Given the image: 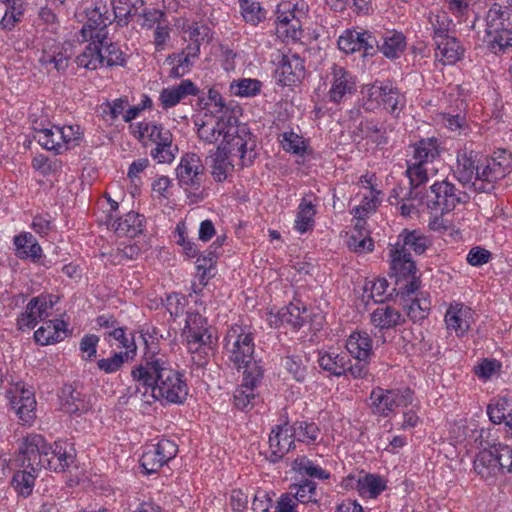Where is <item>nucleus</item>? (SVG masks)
Segmentation results:
<instances>
[{
    "mask_svg": "<svg viewBox=\"0 0 512 512\" xmlns=\"http://www.w3.org/2000/svg\"><path fill=\"white\" fill-rule=\"evenodd\" d=\"M241 13L244 20L252 25H257L265 19V11L258 2L244 0L240 3Z\"/></svg>",
    "mask_w": 512,
    "mask_h": 512,
    "instance_id": "864d4df0",
    "label": "nucleus"
},
{
    "mask_svg": "<svg viewBox=\"0 0 512 512\" xmlns=\"http://www.w3.org/2000/svg\"><path fill=\"white\" fill-rule=\"evenodd\" d=\"M406 175L409 178L410 186L420 187L428 181V170L421 162H407Z\"/></svg>",
    "mask_w": 512,
    "mask_h": 512,
    "instance_id": "5fc2aeb1",
    "label": "nucleus"
},
{
    "mask_svg": "<svg viewBox=\"0 0 512 512\" xmlns=\"http://www.w3.org/2000/svg\"><path fill=\"white\" fill-rule=\"evenodd\" d=\"M281 142L284 150L287 152L297 155H303L305 153L306 146L303 138L293 131L284 132Z\"/></svg>",
    "mask_w": 512,
    "mask_h": 512,
    "instance_id": "13d9d810",
    "label": "nucleus"
},
{
    "mask_svg": "<svg viewBox=\"0 0 512 512\" xmlns=\"http://www.w3.org/2000/svg\"><path fill=\"white\" fill-rule=\"evenodd\" d=\"M228 127V115H222L214 125L203 122L199 125L197 134L199 138L206 143L212 144L217 142L221 135L224 136Z\"/></svg>",
    "mask_w": 512,
    "mask_h": 512,
    "instance_id": "a19ab883",
    "label": "nucleus"
},
{
    "mask_svg": "<svg viewBox=\"0 0 512 512\" xmlns=\"http://www.w3.org/2000/svg\"><path fill=\"white\" fill-rule=\"evenodd\" d=\"M403 321L401 313L389 305L380 306L371 313L372 324L380 330L394 328Z\"/></svg>",
    "mask_w": 512,
    "mask_h": 512,
    "instance_id": "7c9ffc66",
    "label": "nucleus"
},
{
    "mask_svg": "<svg viewBox=\"0 0 512 512\" xmlns=\"http://www.w3.org/2000/svg\"><path fill=\"white\" fill-rule=\"evenodd\" d=\"M290 495L295 501L302 504H318L316 482L305 479L300 483L290 486Z\"/></svg>",
    "mask_w": 512,
    "mask_h": 512,
    "instance_id": "72a5a7b5",
    "label": "nucleus"
},
{
    "mask_svg": "<svg viewBox=\"0 0 512 512\" xmlns=\"http://www.w3.org/2000/svg\"><path fill=\"white\" fill-rule=\"evenodd\" d=\"M99 343V337L94 334H86L80 341V350L86 353L83 359L86 361H92L96 357L97 346Z\"/></svg>",
    "mask_w": 512,
    "mask_h": 512,
    "instance_id": "338daca9",
    "label": "nucleus"
},
{
    "mask_svg": "<svg viewBox=\"0 0 512 512\" xmlns=\"http://www.w3.org/2000/svg\"><path fill=\"white\" fill-rule=\"evenodd\" d=\"M127 353H114L109 358H102L97 361V367L99 370L111 374L119 371L123 364L128 360Z\"/></svg>",
    "mask_w": 512,
    "mask_h": 512,
    "instance_id": "4d7b16f0",
    "label": "nucleus"
},
{
    "mask_svg": "<svg viewBox=\"0 0 512 512\" xmlns=\"http://www.w3.org/2000/svg\"><path fill=\"white\" fill-rule=\"evenodd\" d=\"M429 310L430 301L427 298H416L407 307V315L412 321L416 322L426 318Z\"/></svg>",
    "mask_w": 512,
    "mask_h": 512,
    "instance_id": "052dcab7",
    "label": "nucleus"
},
{
    "mask_svg": "<svg viewBox=\"0 0 512 512\" xmlns=\"http://www.w3.org/2000/svg\"><path fill=\"white\" fill-rule=\"evenodd\" d=\"M469 196L448 180L437 181L430 186L427 206L431 210H440L441 214L451 212L460 203H466Z\"/></svg>",
    "mask_w": 512,
    "mask_h": 512,
    "instance_id": "1a4fd4ad",
    "label": "nucleus"
},
{
    "mask_svg": "<svg viewBox=\"0 0 512 512\" xmlns=\"http://www.w3.org/2000/svg\"><path fill=\"white\" fill-rule=\"evenodd\" d=\"M232 120L235 119L229 114L228 127L219 147H224L229 156L240 158L242 167L249 166L256 157L254 136L245 125H232Z\"/></svg>",
    "mask_w": 512,
    "mask_h": 512,
    "instance_id": "423d86ee",
    "label": "nucleus"
},
{
    "mask_svg": "<svg viewBox=\"0 0 512 512\" xmlns=\"http://www.w3.org/2000/svg\"><path fill=\"white\" fill-rule=\"evenodd\" d=\"M66 323L62 320H48L34 332V339L40 345H49L63 340Z\"/></svg>",
    "mask_w": 512,
    "mask_h": 512,
    "instance_id": "5701e85b",
    "label": "nucleus"
},
{
    "mask_svg": "<svg viewBox=\"0 0 512 512\" xmlns=\"http://www.w3.org/2000/svg\"><path fill=\"white\" fill-rule=\"evenodd\" d=\"M199 89L191 80H183L180 84L169 88H164L159 100L164 109L176 106L183 98L188 95H198Z\"/></svg>",
    "mask_w": 512,
    "mask_h": 512,
    "instance_id": "412c9836",
    "label": "nucleus"
},
{
    "mask_svg": "<svg viewBox=\"0 0 512 512\" xmlns=\"http://www.w3.org/2000/svg\"><path fill=\"white\" fill-rule=\"evenodd\" d=\"M55 125L51 128L34 127V139L46 150L54 151L56 154L61 153L63 146L61 139L55 136Z\"/></svg>",
    "mask_w": 512,
    "mask_h": 512,
    "instance_id": "37998d69",
    "label": "nucleus"
},
{
    "mask_svg": "<svg viewBox=\"0 0 512 512\" xmlns=\"http://www.w3.org/2000/svg\"><path fill=\"white\" fill-rule=\"evenodd\" d=\"M261 82L257 79L244 78L233 81L230 85L232 93L240 97H253L260 93Z\"/></svg>",
    "mask_w": 512,
    "mask_h": 512,
    "instance_id": "de8ad7c7",
    "label": "nucleus"
},
{
    "mask_svg": "<svg viewBox=\"0 0 512 512\" xmlns=\"http://www.w3.org/2000/svg\"><path fill=\"white\" fill-rule=\"evenodd\" d=\"M21 465L34 472L45 468L54 472H64L75 459L73 449L66 442L56 441L53 444L46 442L44 437L33 434L25 439L21 449Z\"/></svg>",
    "mask_w": 512,
    "mask_h": 512,
    "instance_id": "f03ea898",
    "label": "nucleus"
},
{
    "mask_svg": "<svg viewBox=\"0 0 512 512\" xmlns=\"http://www.w3.org/2000/svg\"><path fill=\"white\" fill-rule=\"evenodd\" d=\"M134 135L139 139L147 137L151 142L157 144L167 136V140L173 139L170 130L165 129L161 124L151 122H139L134 131Z\"/></svg>",
    "mask_w": 512,
    "mask_h": 512,
    "instance_id": "e433bc0d",
    "label": "nucleus"
},
{
    "mask_svg": "<svg viewBox=\"0 0 512 512\" xmlns=\"http://www.w3.org/2000/svg\"><path fill=\"white\" fill-rule=\"evenodd\" d=\"M224 342L225 351L235 368H244V371H247L251 366H262L260 361L254 360L255 344L251 332L240 326L232 327L228 330Z\"/></svg>",
    "mask_w": 512,
    "mask_h": 512,
    "instance_id": "39448f33",
    "label": "nucleus"
},
{
    "mask_svg": "<svg viewBox=\"0 0 512 512\" xmlns=\"http://www.w3.org/2000/svg\"><path fill=\"white\" fill-rule=\"evenodd\" d=\"M361 31L346 30L338 39V47L349 54L361 50Z\"/></svg>",
    "mask_w": 512,
    "mask_h": 512,
    "instance_id": "603ef678",
    "label": "nucleus"
},
{
    "mask_svg": "<svg viewBox=\"0 0 512 512\" xmlns=\"http://www.w3.org/2000/svg\"><path fill=\"white\" fill-rule=\"evenodd\" d=\"M30 470L18 471L14 474L11 485L17 491L18 494L27 497L29 496L34 487L36 472H34L31 468Z\"/></svg>",
    "mask_w": 512,
    "mask_h": 512,
    "instance_id": "a18cd8bd",
    "label": "nucleus"
},
{
    "mask_svg": "<svg viewBox=\"0 0 512 512\" xmlns=\"http://www.w3.org/2000/svg\"><path fill=\"white\" fill-rule=\"evenodd\" d=\"M477 157L476 152L466 147L458 151L454 176L464 186L470 185L473 188V183L476 182L477 173L480 172L479 168L482 166Z\"/></svg>",
    "mask_w": 512,
    "mask_h": 512,
    "instance_id": "a211bd4d",
    "label": "nucleus"
},
{
    "mask_svg": "<svg viewBox=\"0 0 512 512\" xmlns=\"http://www.w3.org/2000/svg\"><path fill=\"white\" fill-rule=\"evenodd\" d=\"M224 147H217L213 153H210L212 175L218 182H222L227 178V174L233 169V164L229 160Z\"/></svg>",
    "mask_w": 512,
    "mask_h": 512,
    "instance_id": "f704fd0d",
    "label": "nucleus"
},
{
    "mask_svg": "<svg viewBox=\"0 0 512 512\" xmlns=\"http://www.w3.org/2000/svg\"><path fill=\"white\" fill-rule=\"evenodd\" d=\"M330 77L329 101L339 104L356 92L355 76L344 67L334 64Z\"/></svg>",
    "mask_w": 512,
    "mask_h": 512,
    "instance_id": "ddd939ff",
    "label": "nucleus"
},
{
    "mask_svg": "<svg viewBox=\"0 0 512 512\" xmlns=\"http://www.w3.org/2000/svg\"><path fill=\"white\" fill-rule=\"evenodd\" d=\"M184 332L191 352H197L201 348H210L212 335L209 331L207 319L201 314L190 313L187 316Z\"/></svg>",
    "mask_w": 512,
    "mask_h": 512,
    "instance_id": "4468645a",
    "label": "nucleus"
},
{
    "mask_svg": "<svg viewBox=\"0 0 512 512\" xmlns=\"http://www.w3.org/2000/svg\"><path fill=\"white\" fill-rule=\"evenodd\" d=\"M439 155L440 151L437 140L433 138L421 139L413 147L414 162H421V164L427 165L439 157Z\"/></svg>",
    "mask_w": 512,
    "mask_h": 512,
    "instance_id": "4c0bfd02",
    "label": "nucleus"
},
{
    "mask_svg": "<svg viewBox=\"0 0 512 512\" xmlns=\"http://www.w3.org/2000/svg\"><path fill=\"white\" fill-rule=\"evenodd\" d=\"M500 473L512 472V448L508 445L493 444Z\"/></svg>",
    "mask_w": 512,
    "mask_h": 512,
    "instance_id": "bf43d9fd",
    "label": "nucleus"
},
{
    "mask_svg": "<svg viewBox=\"0 0 512 512\" xmlns=\"http://www.w3.org/2000/svg\"><path fill=\"white\" fill-rule=\"evenodd\" d=\"M6 5L0 26L6 31H11L19 23L24 14V0H2Z\"/></svg>",
    "mask_w": 512,
    "mask_h": 512,
    "instance_id": "ea45409f",
    "label": "nucleus"
},
{
    "mask_svg": "<svg viewBox=\"0 0 512 512\" xmlns=\"http://www.w3.org/2000/svg\"><path fill=\"white\" fill-rule=\"evenodd\" d=\"M178 453V446L169 439H161L157 444L148 445L143 452L140 465L145 474H154L174 459Z\"/></svg>",
    "mask_w": 512,
    "mask_h": 512,
    "instance_id": "9b49d317",
    "label": "nucleus"
},
{
    "mask_svg": "<svg viewBox=\"0 0 512 512\" xmlns=\"http://www.w3.org/2000/svg\"><path fill=\"white\" fill-rule=\"evenodd\" d=\"M317 361L321 369L337 377L346 376L347 364L350 363L346 354L335 352H319Z\"/></svg>",
    "mask_w": 512,
    "mask_h": 512,
    "instance_id": "cd10ccee",
    "label": "nucleus"
},
{
    "mask_svg": "<svg viewBox=\"0 0 512 512\" xmlns=\"http://www.w3.org/2000/svg\"><path fill=\"white\" fill-rule=\"evenodd\" d=\"M295 448V440L292 438L288 422L281 425H276L269 436V453L266 458L271 463H277L284 458V456L292 449Z\"/></svg>",
    "mask_w": 512,
    "mask_h": 512,
    "instance_id": "dca6fc26",
    "label": "nucleus"
},
{
    "mask_svg": "<svg viewBox=\"0 0 512 512\" xmlns=\"http://www.w3.org/2000/svg\"><path fill=\"white\" fill-rule=\"evenodd\" d=\"M413 401L410 388L383 389L375 387L370 394V407L374 414L388 417L396 407H406Z\"/></svg>",
    "mask_w": 512,
    "mask_h": 512,
    "instance_id": "9d476101",
    "label": "nucleus"
},
{
    "mask_svg": "<svg viewBox=\"0 0 512 512\" xmlns=\"http://www.w3.org/2000/svg\"><path fill=\"white\" fill-rule=\"evenodd\" d=\"M304 60L296 53L283 54L276 69L278 81L283 86H294L305 77Z\"/></svg>",
    "mask_w": 512,
    "mask_h": 512,
    "instance_id": "2eb2a0df",
    "label": "nucleus"
},
{
    "mask_svg": "<svg viewBox=\"0 0 512 512\" xmlns=\"http://www.w3.org/2000/svg\"><path fill=\"white\" fill-rule=\"evenodd\" d=\"M349 354L356 360L367 361L372 354V340L366 332H354L346 340Z\"/></svg>",
    "mask_w": 512,
    "mask_h": 512,
    "instance_id": "b1692460",
    "label": "nucleus"
},
{
    "mask_svg": "<svg viewBox=\"0 0 512 512\" xmlns=\"http://www.w3.org/2000/svg\"><path fill=\"white\" fill-rule=\"evenodd\" d=\"M292 469L303 476H309L320 480H325L330 477V474L326 470L315 465L306 456H298L294 459Z\"/></svg>",
    "mask_w": 512,
    "mask_h": 512,
    "instance_id": "79ce46f5",
    "label": "nucleus"
},
{
    "mask_svg": "<svg viewBox=\"0 0 512 512\" xmlns=\"http://www.w3.org/2000/svg\"><path fill=\"white\" fill-rule=\"evenodd\" d=\"M278 316L282 323H286L294 329H300L310 318V313L303 303L296 301L282 308Z\"/></svg>",
    "mask_w": 512,
    "mask_h": 512,
    "instance_id": "bb28decb",
    "label": "nucleus"
},
{
    "mask_svg": "<svg viewBox=\"0 0 512 512\" xmlns=\"http://www.w3.org/2000/svg\"><path fill=\"white\" fill-rule=\"evenodd\" d=\"M145 342V352L136 366L131 370L135 382V395H140L142 402L152 404L165 401L171 404H183L188 396V385L182 373L174 369L164 354L149 347Z\"/></svg>",
    "mask_w": 512,
    "mask_h": 512,
    "instance_id": "f257e3e1",
    "label": "nucleus"
},
{
    "mask_svg": "<svg viewBox=\"0 0 512 512\" xmlns=\"http://www.w3.org/2000/svg\"><path fill=\"white\" fill-rule=\"evenodd\" d=\"M405 36L400 32H387L381 37L379 51L387 58H397L405 49Z\"/></svg>",
    "mask_w": 512,
    "mask_h": 512,
    "instance_id": "c9c22d12",
    "label": "nucleus"
},
{
    "mask_svg": "<svg viewBox=\"0 0 512 512\" xmlns=\"http://www.w3.org/2000/svg\"><path fill=\"white\" fill-rule=\"evenodd\" d=\"M101 48L96 44H88L85 50L76 57L79 67L95 70L101 65Z\"/></svg>",
    "mask_w": 512,
    "mask_h": 512,
    "instance_id": "49530a36",
    "label": "nucleus"
},
{
    "mask_svg": "<svg viewBox=\"0 0 512 512\" xmlns=\"http://www.w3.org/2000/svg\"><path fill=\"white\" fill-rule=\"evenodd\" d=\"M288 429L294 440L308 445L316 443L320 435V428L315 422L295 421Z\"/></svg>",
    "mask_w": 512,
    "mask_h": 512,
    "instance_id": "473e14b6",
    "label": "nucleus"
},
{
    "mask_svg": "<svg viewBox=\"0 0 512 512\" xmlns=\"http://www.w3.org/2000/svg\"><path fill=\"white\" fill-rule=\"evenodd\" d=\"M348 247L351 251L362 253L371 252L374 249V242L372 238L363 236L362 232L359 235L352 234L347 241Z\"/></svg>",
    "mask_w": 512,
    "mask_h": 512,
    "instance_id": "69168bd1",
    "label": "nucleus"
},
{
    "mask_svg": "<svg viewBox=\"0 0 512 512\" xmlns=\"http://www.w3.org/2000/svg\"><path fill=\"white\" fill-rule=\"evenodd\" d=\"M484 42L494 54L512 50V9L494 3L486 16Z\"/></svg>",
    "mask_w": 512,
    "mask_h": 512,
    "instance_id": "20e7f679",
    "label": "nucleus"
},
{
    "mask_svg": "<svg viewBox=\"0 0 512 512\" xmlns=\"http://www.w3.org/2000/svg\"><path fill=\"white\" fill-rule=\"evenodd\" d=\"M369 96L381 98L384 108L393 116H398L404 105L403 96L392 87L373 85L369 90Z\"/></svg>",
    "mask_w": 512,
    "mask_h": 512,
    "instance_id": "4be33fe9",
    "label": "nucleus"
},
{
    "mask_svg": "<svg viewBox=\"0 0 512 512\" xmlns=\"http://www.w3.org/2000/svg\"><path fill=\"white\" fill-rule=\"evenodd\" d=\"M28 310L35 311V316L40 320H45L48 316V310L53 307L52 300L47 301L44 296L33 297L28 303Z\"/></svg>",
    "mask_w": 512,
    "mask_h": 512,
    "instance_id": "0e129e2a",
    "label": "nucleus"
},
{
    "mask_svg": "<svg viewBox=\"0 0 512 512\" xmlns=\"http://www.w3.org/2000/svg\"><path fill=\"white\" fill-rule=\"evenodd\" d=\"M473 189L477 192H490L494 183L506 176L511 166V155L505 149H499L494 155L481 162Z\"/></svg>",
    "mask_w": 512,
    "mask_h": 512,
    "instance_id": "6e6552de",
    "label": "nucleus"
},
{
    "mask_svg": "<svg viewBox=\"0 0 512 512\" xmlns=\"http://www.w3.org/2000/svg\"><path fill=\"white\" fill-rule=\"evenodd\" d=\"M14 245L20 258H30L33 262H37L41 258L42 248L29 232L15 236Z\"/></svg>",
    "mask_w": 512,
    "mask_h": 512,
    "instance_id": "2f4dec72",
    "label": "nucleus"
},
{
    "mask_svg": "<svg viewBox=\"0 0 512 512\" xmlns=\"http://www.w3.org/2000/svg\"><path fill=\"white\" fill-rule=\"evenodd\" d=\"M183 31L188 34V38L184 37L185 41L189 40L201 44L202 42L210 43L213 38V33L206 24L194 22L184 27Z\"/></svg>",
    "mask_w": 512,
    "mask_h": 512,
    "instance_id": "09e8293b",
    "label": "nucleus"
},
{
    "mask_svg": "<svg viewBox=\"0 0 512 512\" xmlns=\"http://www.w3.org/2000/svg\"><path fill=\"white\" fill-rule=\"evenodd\" d=\"M86 17L87 21L81 30L84 39H87L88 32H91L93 29L97 27L107 28L112 23L108 7L102 2L95 4L92 9L86 8Z\"/></svg>",
    "mask_w": 512,
    "mask_h": 512,
    "instance_id": "a878e982",
    "label": "nucleus"
},
{
    "mask_svg": "<svg viewBox=\"0 0 512 512\" xmlns=\"http://www.w3.org/2000/svg\"><path fill=\"white\" fill-rule=\"evenodd\" d=\"M112 337L118 341L122 347L126 348L124 353L128 354V358L133 359L136 355L137 346L134 341L133 333H130V337L126 334V329L123 327H117L105 334V339Z\"/></svg>",
    "mask_w": 512,
    "mask_h": 512,
    "instance_id": "8fccbe9b",
    "label": "nucleus"
},
{
    "mask_svg": "<svg viewBox=\"0 0 512 512\" xmlns=\"http://www.w3.org/2000/svg\"><path fill=\"white\" fill-rule=\"evenodd\" d=\"M315 214V205L311 201L307 200L305 197L302 198L296 215L294 225L295 230H297L301 234L311 230L314 226Z\"/></svg>",
    "mask_w": 512,
    "mask_h": 512,
    "instance_id": "58836bf2",
    "label": "nucleus"
},
{
    "mask_svg": "<svg viewBox=\"0 0 512 512\" xmlns=\"http://www.w3.org/2000/svg\"><path fill=\"white\" fill-rule=\"evenodd\" d=\"M386 485L384 481L376 475L368 474L357 481V490L361 495H368L369 498H376Z\"/></svg>",
    "mask_w": 512,
    "mask_h": 512,
    "instance_id": "c03bdc74",
    "label": "nucleus"
},
{
    "mask_svg": "<svg viewBox=\"0 0 512 512\" xmlns=\"http://www.w3.org/2000/svg\"><path fill=\"white\" fill-rule=\"evenodd\" d=\"M11 404L23 422L30 423L35 418L36 400L30 389H22L20 395L12 399Z\"/></svg>",
    "mask_w": 512,
    "mask_h": 512,
    "instance_id": "c85d7f7f",
    "label": "nucleus"
},
{
    "mask_svg": "<svg viewBox=\"0 0 512 512\" xmlns=\"http://www.w3.org/2000/svg\"><path fill=\"white\" fill-rule=\"evenodd\" d=\"M79 126H63L55 127V136L62 141L63 148L65 145L70 144L80 138Z\"/></svg>",
    "mask_w": 512,
    "mask_h": 512,
    "instance_id": "774afa93",
    "label": "nucleus"
},
{
    "mask_svg": "<svg viewBox=\"0 0 512 512\" xmlns=\"http://www.w3.org/2000/svg\"><path fill=\"white\" fill-rule=\"evenodd\" d=\"M263 372V367L256 365L243 372V382L234 392V405L238 409L247 411L254 407L258 399L255 388L260 384Z\"/></svg>",
    "mask_w": 512,
    "mask_h": 512,
    "instance_id": "f8f14e48",
    "label": "nucleus"
},
{
    "mask_svg": "<svg viewBox=\"0 0 512 512\" xmlns=\"http://www.w3.org/2000/svg\"><path fill=\"white\" fill-rule=\"evenodd\" d=\"M101 65L106 66H123L125 57L120 47L116 43L110 42L101 48Z\"/></svg>",
    "mask_w": 512,
    "mask_h": 512,
    "instance_id": "3c124183",
    "label": "nucleus"
},
{
    "mask_svg": "<svg viewBox=\"0 0 512 512\" xmlns=\"http://www.w3.org/2000/svg\"><path fill=\"white\" fill-rule=\"evenodd\" d=\"M218 254L215 250L208 249L196 260V268L202 282L206 277L207 271L212 269L217 261Z\"/></svg>",
    "mask_w": 512,
    "mask_h": 512,
    "instance_id": "e2e57ef3",
    "label": "nucleus"
},
{
    "mask_svg": "<svg viewBox=\"0 0 512 512\" xmlns=\"http://www.w3.org/2000/svg\"><path fill=\"white\" fill-rule=\"evenodd\" d=\"M509 409V403L506 398H500L495 402H491L487 407V414L489 419L494 424L503 422Z\"/></svg>",
    "mask_w": 512,
    "mask_h": 512,
    "instance_id": "680f3d73",
    "label": "nucleus"
},
{
    "mask_svg": "<svg viewBox=\"0 0 512 512\" xmlns=\"http://www.w3.org/2000/svg\"><path fill=\"white\" fill-rule=\"evenodd\" d=\"M487 446H484L483 442L480 445L483 449L476 455L473 462L475 472L485 481L493 482L496 477L500 474L499 466L497 465V458L494 452L493 446L486 442Z\"/></svg>",
    "mask_w": 512,
    "mask_h": 512,
    "instance_id": "6ab92c4d",
    "label": "nucleus"
},
{
    "mask_svg": "<svg viewBox=\"0 0 512 512\" xmlns=\"http://www.w3.org/2000/svg\"><path fill=\"white\" fill-rule=\"evenodd\" d=\"M144 216L137 212H128L114 221L112 227L118 236L133 238L143 232Z\"/></svg>",
    "mask_w": 512,
    "mask_h": 512,
    "instance_id": "393cba45",
    "label": "nucleus"
},
{
    "mask_svg": "<svg viewBox=\"0 0 512 512\" xmlns=\"http://www.w3.org/2000/svg\"><path fill=\"white\" fill-rule=\"evenodd\" d=\"M176 172L182 186L198 189L204 175V166L198 155L194 153L186 154L182 157Z\"/></svg>",
    "mask_w": 512,
    "mask_h": 512,
    "instance_id": "f3484780",
    "label": "nucleus"
},
{
    "mask_svg": "<svg viewBox=\"0 0 512 512\" xmlns=\"http://www.w3.org/2000/svg\"><path fill=\"white\" fill-rule=\"evenodd\" d=\"M390 276L396 280L399 293L402 296H410L420 287V279L416 277V264L410 252L391 246L390 251Z\"/></svg>",
    "mask_w": 512,
    "mask_h": 512,
    "instance_id": "0eeeda50",
    "label": "nucleus"
},
{
    "mask_svg": "<svg viewBox=\"0 0 512 512\" xmlns=\"http://www.w3.org/2000/svg\"><path fill=\"white\" fill-rule=\"evenodd\" d=\"M283 365L296 381L302 382L306 378L307 368L302 357L297 355L287 356L283 360Z\"/></svg>",
    "mask_w": 512,
    "mask_h": 512,
    "instance_id": "6e6d98bb",
    "label": "nucleus"
},
{
    "mask_svg": "<svg viewBox=\"0 0 512 512\" xmlns=\"http://www.w3.org/2000/svg\"><path fill=\"white\" fill-rule=\"evenodd\" d=\"M59 398L61 410L68 414L80 416L86 413L91 407L85 395L76 390L72 385H64Z\"/></svg>",
    "mask_w": 512,
    "mask_h": 512,
    "instance_id": "aec40b11",
    "label": "nucleus"
},
{
    "mask_svg": "<svg viewBox=\"0 0 512 512\" xmlns=\"http://www.w3.org/2000/svg\"><path fill=\"white\" fill-rule=\"evenodd\" d=\"M428 18L432 29L431 37L436 58L443 64L456 63L461 59L464 48L455 36L452 20L446 13H430Z\"/></svg>",
    "mask_w": 512,
    "mask_h": 512,
    "instance_id": "7ed1b4c3",
    "label": "nucleus"
},
{
    "mask_svg": "<svg viewBox=\"0 0 512 512\" xmlns=\"http://www.w3.org/2000/svg\"><path fill=\"white\" fill-rule=\"evenodd\" d=\"M429 240L417 230L404 229L398 236V241L393 246H398L404 251L413 250L416 254H422L429 246Z\"/></svg>",
    "mask_w": 512,
    "mask_h": 512,
    "instance_id": "c756f323",
    "label": "nucleus"
}]
</instances>
